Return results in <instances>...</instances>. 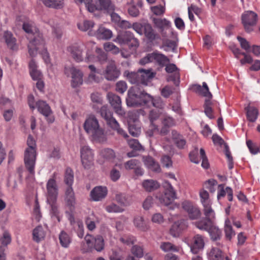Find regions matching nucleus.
<instances>
[{
	"mask_svg": "<svg viewBox=\"0 0 260 260\" xmlns=\"http://www.w3.org/2000/svg\"><path fill=\"white\" fill-rule=\"evenodd\" d=\"M150 100V94L138 86H133L128 90L126 102L128 107H138L148 105Z\"/></svg>",
	"mask_w": 260,
	"mask_h": 260,
	"instance_id": "f257e3e1",
	"label": "nucleus"
},
{
	"mask_svg": "<svg viewBox=\"0 0 260 260\" xmlns=\"http://www.w3.org/2000/svg\"><path fill=\"white\" fill-rule=\"evenodd\" d=\"M27 147L24 152V163L30 175L35 174V168L37 157V146L33 137L29 135L27 140Z\"/></svg>",
	"mask_w": 260,
	"mask_h": 260,
	"instance_id": "f03ea898",
	"label": "nucleus"
},
{
	"mask_svg": "<svg viewBox=\"0 0 260 260\" xmlns=\"http://www.w3.org/2000/svg\"><path fill=\"white\" fill-rule=\"evenodd\" d=\"M84 128L93 139L99 142L105 140L104 130L99 126V121L95 116L89 115L84 123Z\"/></svg>",
	"mask_w": 260,
	"mask_h": 260,
	"instance_id": "7ed1b4c3",
	"label": "nucleus"
},
{
	"mask_svg": "<svg viewBox=\"0 0 260 260\" xmlns=\"http://www.w3.org/2000/svg\"><path fill=\"white\" fill-rule=\"evenodd\" d=\"M192 89L197 93L206 98L204 104L205 113L210 119L213 118L214 117L212 115V110L211 108L212 103L211 101V99L212 98V94L210 92L207 83L205 82H203L202 86L199 84L194 85L192 87Z\"/></svg>",
	"mask_w": 260,
	"mask_h": 260,
	"instance_id": "20e7f679",
	"label": "nucleus"
},
{
	"mask_svg": "<svg viewBox=\"0 0 260 260\" xmlns=\"http://www.w3.org/2000/svg\"><path fill=\"white\" fill-rule=\"evenodd\" d=\"M164 193L157 196L156 198L160 204L169 206L177 199V193L172 184L168 181H165L162 184Z\"/></svg>",
	"mask_w": 260,
	"mask_h": 260,
	"instance_id": "39448f33",
	"label": "nucleus"
},
{
	"mask_svg": "<svg viewBox=\"0 0 260 260\" xmlns=\"http://www.w3.org/2000/svg\"><path fill=\"white\" fill-rule=\"evenodd\" d=\"M101 116L106 121L107 124L113 129L116 130L118 134L126 138L127 134L119 127L117 121L113 117V113L108 108L107 105L102 106L100 109Z\"/></svg>",
	"mask_w": 260,
	"mask_h": 260,
	"instance_id": "423d86ee",
	"label": "nucleus"
},
{
	"mask_svg": "<svg viewBox=\"0 0 260 260\" xmlns=\"http://www.w3.org/2000/svg\"><path fill=\"white\" fill-rule=\"evenodd\" d=\"M92 0H86L87 10L90 12L95 10L104 11L107 13H112L115 10V6L111 0H98L97 5L92 3Z\"/></svg>",
	"mask_w": 260,
	"mask_h": 260,
	"instance_id": "0eeeda50",
	"label": "nucleus"
},
{
	"mask_svg": "<svg viewBox=\"0 0 260 260\" xmlns=\"http://www.w3.org/2000/svg\"><path fill=\"white\" fill-rule=\"evenodd\" d=\"M114 41L120 45L128 44L129 47L133 49H136L139 46V40L129 31L118 34Z\"/></svg>",
	"mask_w": 260,
	"mask_h": 260,
	"instance_id": "6e6552de",
	"label": "nucleus"
},
{
	"mask_svg": "<svg viewBox=\"0 0 260 260\" xmlns=\"http://www.w3.org/2000/svg\"><path fill=\"white\" fill-rule=\"evenodd\" d=\"M27 47L30 56L31 57L36 56L38 52L45 47L42 35L39 32L34 35V38L30 40Z\"/></svg>",
	"mask_w": 260,
	"mask_h": 260,
	"instance_id": "1a4fd4ad",
	"label": "nucleus"
},
{
	"mask_svg": "<svg viewBox=\"0 0 260 260\" xmlns=\"http://www.w3.org/2000/svg\"><path fill=\"white\" fill-rule=\"evenodd\" d=\"M102 74L107 80L114 81L119 77L120 71L117 67L115 60L110 59Z\"/></svg>",
	"mask_w": 260,
	"mask_h": 260,
	"instance_id": "9d476101",
	"label": "nucleus"
},
{
	"mask_svg": "<svg viewBox=\"0 0 260 260\" xmlns=\"http://www.w3.org/2000/svg\"><path fill=\"white\" fill-rule=\"evenodd\" d=\"M257 19V14L253 11H246L242 14V23L247 32L253 30L252 27L256 24Z\"/></svg>",
	"mask_w": 260,
	"mask_h": 260,
	"instance_id": "9b49d317",
	"label": "nucleus"
},
{
	"mask_svg": "<svg viewBox=\"0 0 260 260\" xmlns=\"http://www.w3.org/2000/svg\"><path fill=\"white\" fill-rule=\"evenodd\" d=\"M65 74L69 76L72 75V86L73 87H76L83 83V73L79 69L74 67H65Z\"/></svg>",
	"mask_w": 260,
	"mask_h": 260,
	"instance_id": "f8f14e48",
	"label": "nucleus"
},
{
	"mask_svg": "<svg viewBox=\"0 0 260 260\" xmlns=\"http://www.w3.org/2000/svg\"><path fill=\"white\" fill-rule=\"evenodd\" d=\"M38 111L46 118L48 123L54 121V117L49 105L44 101L39 100L36 103Z\"/></svg>",
	"mask_w": 260,
	"mask_h": 260,
	"instance_id": "ddd939ff",
	"label": "nucleus"
},
{
	"mask_svg": "<svg viewBox=\"0 0 260 260\" xmlns=\"http://www.w3.org/2000/svg\"><path fill=\"white\" fill-rule=\"evenodd\" d=\"M85 240L90 249L93 248L98 252H101L104 249V239L100 235L93 238L91 235L87 234Z\"/></svg>",
	"mask_w": 260,
	"mask_h": 260,
	"instance_id": "4468645a",
	"label": "nucleus"
},
{
	"mask_svg": "<svg viewBox=\"0 0 260 260\" xmlns=\"http://www.w3.org/2000/svg\"><path fill=\"white\" fill-rule=\"evenodd\" d=\"M82 165L86 169L90 168L93 164V154L91 149L87 146H83L80 149Z\"/></svg>",
	"mask_w": 260,
	"mask_h": 260,
	"instance_id": "2eb2a0df",
	"label": "nucleus"
},
{
	"mask_svg": "<svg viewBox=\"0 0 260 260\" xmlns=\"http://www.w3.org/2000/svg\"><path fill=\"white\" fill-rule=\"evenodd\" d=\"M107 98L115 112L120 116H124L125 112L122 108L121 100L120 96L113 93L109 92L107 94Z\"/></svg>",
	"mask_w": 260,
	"mask_h": 260,
	"instance_id": "dca6fc26",
	"label": "nucleus"
},
{
	"mask_svg": "<svg viewBox=\"0 0 260 260\" xmlns=\"http://www.w3.org/2000/svg\"><path fill=\"white\" fill-rule=\"evenodd\" d=\"M189 244L191 252L197 254L204 247V237L201 235L196 234L190 240Z\"/></svg>",
	"mask_w": 260,
	"mask_h": 260,
	"instance_id": "f3484780",
	"label": "nucleus"
},
{
	"mask_svg": "<svg viewBox=\"0 0 260 260\" xmlns=\"http://www.w3.org/2000/svg\"><path fill=\"white\" fill-rule=\"evenodd\" d=\"M183 209L187 213L189 218L194 220L199 218L201 212L199 208L189 201H184L182 204Z\"/></svg>",
	"mask_w": 260,
	"mask_h": 260,
	"instance_id": "a211bd4d",
	"label": "nucleus"
},
{
	"mask_svg": "<svg viewBox=\"0 0 260 260\" xmlns=\"http://www.w3.org/2000/svg\"><path fill=\"white\" fill-rule=\"evenodd\" d=\"M0 35L3 36L2 38L0 37V40L3 39L4 40L8 48L13 51L18 49L16 39L11 31L5 30L3 32H1Z\"/></svg>",
	"mask_w": 260,
	"mask_h": 260,
	"instance_id": "6ab92c4d",
	"label": "nucleus"
},
{
	"mask_svg": "<svg viewBox=\"0 0 260 260\" xmlns=\"http://www.w3.org/2000/svg\"><path fill=\"white\" fill-rule=\"evenodd\" d=\"M124 167L126 170H133L135 175L142 176L144 174V170L141 167L140 161L136 159H132L124 164Z\"/></svg>",
	"mask_w": 260,
	"mask_h": 260,
	"instance_id": "aec40b11",
	"label": "nucleus"
},
{
	"mask_svg": "<svg viewBox=\"0 0 260 260\" xmlns=\"http://www.w3.org/2000/svg\"><path fill=\"white\" fill-rule=\"evenodd\" d=\"M108 189L105 186H98L90 191V196L94 201H100L105 199L107 195Z\"/></svg>",
	"mask_w": 260,
	"mask_h": 260,
	"instance_id": "412c9836",
	"label": "nucleus"
},
{
	"mask_svg": "<svg viewBox=\"0 0 260 260\" xmlns=\"http://www.w3.org/2000/svg\"><path fill=\"white\" fill-rule=\"evenodd\" d=\"M84 48L83 45H73L68 48V51L76 61L80 62L83 59V52Z\"/></svg>",
	"mask_w": 260,
	"mask_h": 260,
	"instance_id": "4be33fe9",
	"label": "nucleus"
},
{
	"mask_svg": "<svg viewBox=\"0 0 260 260\" xmlns=\"http://www.w3.org/2000/svg\"><path fill=\"white\" fill-rule=\"evenodd\" d=\"M188 223L187 220H178L173 224L170 230V233L173 237H177L181 232L186 229Z\"/></svg>",
	"mask_w": 260,
	"mask_h": 260,
	"instance_id": "5701e85b",
	"label": "nucleus"
},
{
	"mask_svg": "<svg viewBox=\"0 0 260 260\" xmlns=\"http://www.w3.org/2000/svg\"><path fill=\"white\" fill-rule=\"evenodd\" d=\"M64 200L66 205L72 211L75 209L76 199L72 187H67L65 190Z\"/></svg>",
	"mask_w": 260,
	"mask_h": 260,
	"instance_id": "b1692460",
	"label": "nucleus"
},
{
	"mask_svg": "<svg viewBox=\"0 0 260 260\" xmlns=\"http://www.w3.org/2000/svg\"><path fill=\"white\" fill-rule=\"evenodd\" d=\"M142 160L145 167L152 171L159 173L161 171L160 167L158 162L149 155L143 156Z\"/></svg>",
	"mask_w": 260,
	"mask_h": 260,
	"instance_id": "393cba45",
	"label": "nucleus"
},
{
	"mask_svg": "<svg viewBox=\"0 0 260 260\" xmlns=\"http://www.w3.org/2000/svg\"><path fill=\"white\" fill-rule=\"evenodd\" d=\"M48 193L47 201L56 200L57 196V186L53 178L50 179L47 183Z\"/></svg>",
	"mask_w": 260,
	"mask_h": 260,
	"instance_id": "a878e982",
	"label": "nucleus"
},
{
	"mask_svg": "<svg viewBox=\"0 0 260 260\" xmlns=\"http://www.w3.org/2000/svg\"><path fill=\"white\" fill-rule=\"evenodd\" d=\"M90 35H94L98 39L107 40L110 39L112 37V32L102 25L99 26L98 30L93 33L89 32Z\"/></svg>",
	"mask_w": 260,
	"mask_h": 260,
	"instance_id": "bb28decb",
	"label": "nucleus"
},
{
	"mask_svg": "<svg viewBox=\"0 0 260 260\" xmlns=\"http://www.w3.org/2000/svg\"><path fill=\"white\" fill-rule=\"evenodd\" d=\"M143 188L147 192H152L158 189L160 183L156 180L150 179L144 180L141 183Z\"/></svg>",
	"mask_w": 260,
	"mask_h": 260,
	"instance_id": "cd10ccee",
	"label": "nucleus"
},
{
	"mask_svg": "<svg viewBox=\"0 0 260 260\" xmlns=\"http://www.w3.org/2000/svg\"><path fill=\"white\" fill-rule=\"evenodd\" d=\"M150 41H153L158 38V35L153 28L152 25L148 23H143V34Z\"/></svg>",
	"mask_w": 260,
	"mask_h": 260,
	"instance_id": "c85d7f7f",
	"label": "nucleus"
},
{
	"mask_svg": "<svg viewBox=\"0 0 260 260\" xmlns=\"http://www.w3.org/2000/svg\"><path fill=\"white\" fill-rule=\"evenodd\" d=\"M139 73L140 77V83L143 84H147V82L153 78L155 74L152 72L151 69H139Z\"/></svg>",
	"mask_w": 260,
	"mask_h": 260,
	"instance_id": "c756f323",
	"label": "nucleus"
},
{
	"mask_svg": "<svg viewBox=\"0 0 260 260\" xmlns=\"http://www.w3.org/2000/svg\"><path fill=\"white\" fill-rule=\"evenodd\" d=\"M213 224L212 220L206 217L194 222V225L199 229L208 231Z\"/></svg>",
	"mask_w": 260,
	"mask_h": 260,
	"instance_id": "7c9ffc66",
	"label": "nucleus"
},
{
	"mask_svg": "<svg viewBox=\"0 0 260 260\" xmlns=\"http://www.w3.org/2000/svg\"><path fill=\"white\" fill-rule=\"evenodd\" d=\"M56 200L47 201L51 207L50 213L52 218H55L58 222L60 221L61 216L60 215L58 207L56 203Z\"/></svg>",
	"mask_w": 260,
	"mask_h": 260,
	"instance_id": "2f4dec72",
	"label": "nucleus"
},
{
	"mask_svg": "<svg viewBox=\"0 0 260 260\" xmlns=\"http://www.w3.org/2000/svg\"><path fill=\"white\" fill-rule=\"evenodd\" d=\"M64 0H42L43 3L47 7L59 9L63 7Z\"/></svg>",
	"mask_w": 260,
	"mask_h": 260,
	"instance_id": "473e14b6",
	"label": "nucleus"
},
{
	"mask_svg": "<svg viewBox=\"0 0 260 260\" xmlns=\"http://www.w3.org/2000/svg\"><path fill=\"white\" fill-rule=\"evenodd\" d=\"M246 116L248 121L253 122L256 121L258 115V110L254 107H248L246 108Z\"/></svg>",
	"mask_w": 260,
	"mask_h": 260,
	"instance_id": "72a5a7b5",
	"label": "nucleus"
},
{
	"mask_svg": "<svg viewBox=\"0 0 260 260\" xmlns=\"http://www.w3.org/2000/svg\"><path fill=\"white\" fill-rule=\"evenodd\" d=\"M23 29L27 34L35 35L39 32L38 29L32 21L25 22L23 24Z\"/></svg>",
	"mask_w": 260,
	"mask_h": 260,
	"instance_id": "f704fd0d",
	"label": "nucleus"
},
{
	"mask_svg": "<svg viewBox=\"0 0 260 260\" xmlns=\"http://www.w3.org/2000/svg\"><path fill=\"white\" fill-rule=\"evenodd\" d=\"M11 242V237L10 234L8 231L4 230L1 235H0V246L7 248Z\"/></svg>",
	"mask_w": 260,
	"mask_h": 260,
	"instance_id": "c9c22d12",
	"label": "nucleus"
},
{
	"mask_svg": "<svg viewBox=\"0 0 260 260\" xmlns=\"http://www.w3.org/2000/svg\"><path fill=\"white\" fill-rule=\"evenodd\" d=\"M224 231L225 238L229 240H231L235 235V232L233 230L231 224V222L229 219H226L225 221Z\"/></svg>",
	"mask_w": 260,
	"mask_h": 260,
	"instance_id": "e433bc0d",
	"label": "nucleus"
},
{
	"mask_svg": "<svg viewBox=\"0 0 260 260\" xmlns=\"http://www.w3.org/2000/svg\"><path fill=\"white\" fill-rule=\"evenodd\" d=\"M208 232L211 239L213 241H217L219 240L221 236V231L217 226H214L213 224L210 228V229L207 231Z\"/></svg>",
	"mask_w": 260,
	"mask_h": 260,
	"instance_id": "4c0bfd02",
	"label": "nucleus"
},
{
	"mask_svg": "<svg viewBox=\"0 0 260 260\" xmlns=\"http://www.w3.org/2000/svg\"><path fill=\"white\" fill-rule=\"evenodd\" d=\"M74 172L70 168H67L66 170L64 176V182L68 187H72L74 182Z\"/></svg>",
	"mask_w": 260,
	"mask_h": 260,
	"instance_id": "58836bf2",
	"label": "nucleus"
},
{
	"mask_svg": "<svg viewBox=\"0 0 260 260\" xmlns=\"http://www.w3.org/2000/svg\"><path fill=\"white\" fill-rule=\"evenodd\" d=\"M100 154L102 157L108 161H112L116 156L114 151L109 148L103 149Z\"/></svg>",
	"mask_w": 260,
	"mask_h": 260,
	"instance_id": "ea45409f",
	"label": "nucleus"
},
{
	"mask_svg": "<svg viewBox=\"0 0 260 260\" xmlns=\"http://www.w3.org/2000/svg\"><path fill=\"white\" fill-rule=\"evenodd\" d=\"M153 60H155L161 67L165 66L170 62L169 59L162 54L153 53Z\"/></svg>",
	"mask_w": 260,
	"mask_h": 260,
	"instance_id": "a19ab883",
	"label": "nucleus"
},
{
	"mask_svg": "<svg viewBox=\"0 0 260 260\" xmlns=\"http://www.w3.org/2000/svg\"><path fill=\"white\" fill-rule=\"evenodd\" d=\"M212 202H210L204 205L203 212L207 219L212 220L215 218V212L211 207Z\"/></svg>",
	"mask_w": 260,
	"mask_h": 260,
	"instance_id": "79ce46f5",
	"label": "nucleus"
},
{
	"mask_svg": "<svg viewBox=\"0 0 260 260\" xmlns=\"http://www.w3.org/2000/svg\"><path fill=\"white\" fill-rule=\"evenodd\" d=\"M124 75L126 76L129 81L132 84L140 83V77L139 73V70L137 73L136 72H129L125 71Z\"/></svg>",
	"mask_w": 260,
	"mask_h": 260,
	"instance_id": "37998d69",
	"label": "nucleus"
},
{
	"mask_svg": "<svg viewBox=\"0 0 260 260\" xmlns=\"http://www.w3.org/2000/svg\"><path fill=\"white\" fill-rule=\"evenodd\" d=\"M59 240L60 245L64 248H68L71 242L70 236L64 231L60 233Z\"/></svg>",
	"mask_w": 260,
	"mask_h": 260,
	"instance_id": "c03bdc74",
	"label": "nucleus"
},
{
	"mask_svg": "<svg viewBox=\"0 0 260 260\" xmlns=\"http://www.w3.org/2000/svg\"><path fill=\"white\" fill-rule=\"evenodd\" d=\"M115 200L121 206H127L130 204L128 196L124 193H117L115 196Z\"/></svg>",
	"mask_w": 260,
	"mask_h": 260,
	"instance_id": "a18cd8bd",
	"label": "nucleus"
},
{
	"mask_svg": "<svg viewBox=\"0 0 260 260\" xmlns=\"http://www.w3.org/2000/svg\"><path fill=\"white\" fill-rule=\"evenodd\" d=\"M33 239L34 241L39 242L43 239L45 234L42 226H38L33 231Z\"/></svg>",
	"mask_w": 260,
	"mask_h": 260,
	"instance_id": "49530a36",
	"label": "nucleus"
},
{
	"mask_svg": "<svg viewBox=\"0 0 260 260\" xmlns=\"http://www.w3.org/2000/svg\"><path fill=\"white\" fill-rule=\"evenodd\" d=\"M134 223L135 225L141 231H146L148 227L142 216H137L134 218Z\"/></svg>",
	"mask_w": 260,
	"mask_h": 260,
	"instance_id": "de8ad7c7",
	"label": "nucleus"
},
{
	"mask_svg": "<svg viewBox=\"0 0 260 260\" xmlns=\"http://www.w3.org/2000/svg\"><path fill=\"white\" fill-rule=\"evenodd\" d=\"M209 255L211 260H223L222 252L218 248H212Z\"/></svg>",
	"mask_w": 260,
	"mask_h": 260,
	"instance_id": "09e8293b",
	"label": "nucleus"
},
{
	"mask_svg": "<svg viewBox=\"0 0 260 260\" xmlns=\"http://www.w3.org/2000/svg\"><path fill=\"white\" fill-rule=\"evenodd\" d=\"M154 23L161 31H162L166 28H169L171 24L170 22L165 18L155 19Z\"/></svg>",
	"mask_w": 260,
	"mask_h": 260,
	"instance_id": "8fccbe9b",
	"label": "nucleus"
},
{
	"mask_svg": "<svg viewBox=\"0 0 260 260\" xmlns=\"http://www.w3.org/2000/svg\"><path fill=\"white\" fill-rule=\"evenodd\" d=\"M160 248L165 252H176L179 250L178 247L169 242H162L160 246Z\"/></svg>",
	"mask_w": 260,
	"mask_h": 260,
	"instance_id": "3c124183",
	"label": "nucleus"
},
{
	"mask_svg": "<svg viewBox=\"0 0 260 260\" xmlns=\"http://www.w3.org/2000/svg\"><path fill=\"white\" fill-rule=\"evenodd\" d=\"M104 48L106 51L111 52L114 54H117L120 52L119 48L111 42L105 43L104 44Z\"/></svg>",
	"mask_w": 260,
	"mask_h": 260,
	"instance_id": "603ef678",
	"label": "nucleus"
},
{
	"mask_svg": "<svg viewBox=\"0 0 260 260\" xmlns=\"http://www.w3.org/2000/svg\"><path fill=\"white\" fill-rule=\"evenodd\" d=\"M131 252L138 258H141L144 256L143 248L138 245L133 246L131 248Z\"/></svg>",
	"mask_w": 260,
	"mask_h": 260,
	"instance_id": "864d4df0",
	"label": "nucleus"
},
{
	"mask_svg": "<svg viewBox=\"0 0 260 260\" xmlns=\"http://www.w3.org/2000/svg\"><path fill=\"white\" fill-rule=\"evenodd\" d=\"M119 241L123 244L129 245L136 242V239L135 237L130 235H125L121 237Z\"/></svg>",
	"mask_w": 260,
	"mask_h": 260,
	"instance_id": "5fc2aeb1",
	"label": "nucleus"
},
{
	"mask_svg": "<svg viewBox=\"0 0 260 260\" xmlns=\"http://www.w3.org/2000/svg\"><path fill=\"white\" fill-rule=\"evenodd\" d=\"M105 210L108 213H121L123 209L114 203H111L105 207Z\"/></svg>",
	"mask_w": 260,
	"mask_h": 260,
	"instance_id": "6e6d98bb",
	"label": "nucleus"
},
{
	"mask_svg": "<svg viewBox=\"0 0 260 260\" xmlns=\"http://www.w3.org/2000/svg\"><path fill=\"white\" fill-rule=\"evenodd\" d=\"M94 23L93 21L90 20H85L83 23H79L78 27L82 31H87L90 30L93 27Z\"/></svg>",
	"mask_w": 260,
	"mask_h": 260,
	"instance_id": "4d7b16f0",
	"label": "nucleus"
},
{
	"mask_svg": "<svg viewBox=\"0 0 260 260\" xmlns=\"http://www.w3.org/2000/svg\"><path fill=\"white\" fill-rule=\"evenodd\" d=\"M151 100L149 101V103H151L153 106L159 109H162L165 106L162 99L160 97L153 98L150 95Z\"/></svg>",
	"mask_w": 260,
	"mask_h": 260,
	"instance_id": "13d9d810",
	"label": "nucleus"
},
{
	"mask_svg": "<svg viewBox=\"0 0 260 260\" xmlns=\"http://www.w3.org/2000/svg\"><path fill=\"white\" fill-rule=\"evenodd\" d=\"M127 89V84L124 81H119L115 84V90L119 93H124Z\"/></svg>",
	"mask_w": 260,
	"mask_h": 260,
	"instance_id": "bf43d9fd",
	"label": "nucleus"
},
{
	"mask_svg": "<svg viewBox=\"0 0 260 260\" xmlns=\"http://www.w3.org/2000/svg\"><path fill=\"white\" fill-rule=\"evenodd\" d=\"M161 122L163 125L167 126L170 128L176 125L175 119L169 115L165 116Z\"/></svg>",
	"mask_w": 260,
	"mask_h": 260,
	"instance_id": "052dcab7",
	"label": "nucleus"
},
{
	"mask_svg": "<svg viewBox=\"0 0 260 260\" xmlns=\"http://www.w3.org/2000/svg\"><path fill=\"white\" fill-rule=\"evenodd\" d=\"M90 98L93 103L100 105L103 104V99L101 93L97 92H93L90 95Z\"/></svg>",
	"mask_w": 260,
	"mask_h": 260,
	"instance_id": "680f3d73",
	"label": "nucleus"
},
{
	"mask_svg": "<svg viewBox=\"0 0 260 260\" xmlns=\"http://www.w3.org/2000/svg\"><path fill=\"white\" fill-rule=\"evenodd\" d=\"M200 197L201 198V202L202 205L211 202L209 199V193L207 191L205 190H202L200 192Z\"/></svg>",
	"mask_w": 260,
	"mask_h": 260,
	"instance_id": "e2e57ef3",
	"label": "nucleus"
},
{
	"mask_svg": "<svg viewBox=\"0 0 260 260\" xmlns=\"http://www.w3.org/2000/svg\"><path fill=\"white\" fill-rule=\"evenodd\" d=\"M180 76L178 72H175V73L169 75L167 78V81L168 82L172 81L174 84L178 86L179 84Z\"/></svg>",
	"mask_w": 260,
	"mask_h": 260,
	"instance_id": "0e129e2a",
	"label": "nucleus"
},
{
	"mask_svg": "<svg viewBox=\"0 0 260 260\" xmlns=\"http://www.w3.org/2000/svg\"><path fill=\"white\" fill-rule=\"evenodd\" d=\"M128 145L129 147L135 150H141L143 149L142 146L139 142L138 140L131 139L128 141Z\"/></svg>",
	"mask_w": 260,
	"mask_h": 260,
	"instance_id": "69168bd1",
	"label": "nucleus"
},
{
	"mask_svg": "<svg viewBox=\"0 0 260 260\" xmlns=\"http://www.w3.org/2000/svg\"><path fill=\"white\" fill-rule=\"evenodd\" d=\"M128 130L129 134L133 137H138L141 133V128L135 124L129 125Z\"/></svg>",
	"mask_w": 260,
	"mask_h": 260,
	"instance_id": "338daca9",
	"label": "nucleus"
},
{
	"mask_svg": "<svg viewBox=\"0 0 260 260\" xmlns=\"http://www.w3.org/2000/svg\"><path fill=\"white\" fill-rule=\"evenodd\" d=\"M174 89L172 87L166 86L161 89V94L164 98H167L173 93Z\"/></svg>",
	"mask_w": 260,
	"mask_h": 260,
	"instance_id": "774afa93",
	"label": "nucleus"
}]
</instances>
